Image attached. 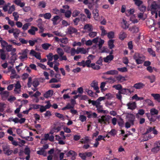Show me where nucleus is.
<instances>
[{
	"label": "nucleus",
	"instance_id": "nucleus-1",
	"mask_svg": "<svg viewBox=\"0 0 160 160\" xmlns=\"http://www.w3.org/2000/svg\"><path fill=\"white\" fill-rule=\"evenodd\" d=\"M133 59L137 64L142 63L145 59V56L139 53H135L133 56Z\"/></svg>",
	"mask_w": 160,
	"mask_h": 160
},
{
	"label": "nucleus",
	"instance_id": "nucleus-2",
	"mask_svg": "<svg viewBox=\"0 0 160 160\" xmlns=\"http://www.w3.org/2000/svg\"><path fill=\"white\" fill-rule=\"evenodd\" d=\"M151 11L152 15L155 14V17L156 18L158 17L157 12L160 9V7L155 3H152L151 7Z\"/></svg>",
	"mask_w": 160,
	"mask_h": 160
},
{
	"label": "nucleus",
	"instance_id": "nucleus-3",
	"mask_svg": "<svg viewBox=\"0 0 160 160\" xmlns=\"http://www.w3.org/2000/svg\"><path fill=\"white\" fill-rule=\"evenodd\" d=\"M39 84V82L36 78H34L32 80L31 77L28 78V81L27 83L28 86V88L31 87L32 85L35 88H36Z\"/></svg>",
	"mask_w": 160,
	"mask_h": 160
},
{
	"label": "nucleus",
	"instance_id": "nucleus-4",
	"mask_svg": "<svg viewBox=\"0 0 160 160\" xmlns=\"http://www.w3.org/2000/svg\"><path fill=\"white\" fill-rule=\"evenodd\" d=\"M56 51L60 57V60L66 61L67 60L66 56L65 55H63L64 54V52L62 48H58L57 49Z\"/></svg>",
	"mask_w": 160,
	"mask_h": 160
},
{
	"label": "nucleus",
	"instance_id": "nucleus-5",
	"mask_svg": "<svg viewBox=\"0 0 160 160\" xmlns=\"http://www.w3.org/2000/svg\"><path fill=\"white\" fill-rule=\"evenodd\" d=\"M110 118V117L109 116H102L98 118V122L101 124H105L106 122L109 121Z\"/></svg>",
	"mask_w": 160,
	"mask_h": 160
},
{
	"label": "nucleus",
	"instance_id": "nucleus-6",
	"mask_svg": "<svg viewBox=\"0 0 160 160\" xmlns=\"http://www.w3.org/2000/svg\"><path fill=\"white\" fill-rule=\"evenodd\" d=\"M105 99V98L104 97H100L97 100H91L90 102L93 106H98L100 105L101 103V102L102 100H104Z\"/></svg>",
	"mask_w": 160,
	"mask_h": 160
},
{
	"label": "nucleus",
	"instance_id": "nucleus-7",
	"mask_svg": "<svg viewBox=\"0 0 160 160\" xmlns=\"http://www.w3.org/2000/svg\"><path fill=\"white\" fill-rule=\"evenodd\" d=\"M28 51V50L27 49H24L22 51V52L18 53V54L20 55L19 57L22 61H23L27 58V53Z\"/></svg>",
	"mask_w": 160,
	"mask_h": 160
},
{
	"label": "nucleus",
	"instance_id": "nucleus-8",
	"mask_svg": "<svg viewBox=\"0 0 160 160\" xmlns=\"http://www.w3.org/2000/svg\"><path fill=\"white\" fill-rule=\"evenodd\" d=\"M2 149L4 153L7 155H9L12 152V151L10 150L9 146L7 144H5L2 146Z\"/></svg>",
	"mask_w": 160,
	"mask_h": 160
},
{
	"label": "nucleus",
	"instance_id": "nucleus-9",
	"mask_svg": "<svg viewBox=\"0 0 160 160\" xmlns=\"http://www.w3.org/2000/svg\"><path fill=\"white\" fill-rule=\"evenodd\" d=\"M67 157L70 158L72 160H74L76 159V157L77 155L76 153L73 151H70L67 154Z\"/></svg>",
	"mask_w": 160,
	"mask_h": 160
},
{
	"label": "nucleus",
	"instance_id": "nucleus-10",
	"mask_svg": "<svg viewBox=\"0 0 160 160\" xmlns=\"http://www.w3.org/2000/svg\"><path fill=\"white\" fill-rule=\"evenodd\" d=\"M121 27L124 29H127L129 28V24L126 19L123 18L121 22Z\"/></svg>",
	"mask_w": 160,
	"mask_h": 160
},
{
	"label": "nucleus",
	"instance_id": "nucleus-11",
	"mask_svg": "<svg viewBox=\"0 0 160 160\" xmlns=\"http://www.w3.org/2000/svg\"><path fill=\"white\" fill-rule=\"evenodd\" d=\"M77 52L78 54L81 53L82 54H86L88 52V49H86L83 48L78 47L77 48Z\"/></svg>",
	"mask_w": 160,
	"mask_h": 160
},
{
	"label": "nucleus",
	"instance_id": "nucleus-12",
	"mask_svg": "<svg viewBox=\"0 0 160 160\" xmlns=\"http://www.w3.org/2000/svg\"><path fill=\"white\" fill-rule=\"evenodd\" d=\"M84 113L87 114L88 116V117L89 118H95L97 116V114L95 112H88L85 111H84Z\"/></svg>",
	"mask_w": 160,
	"mask_h": 160
},
{
	"label": "nucleus",
	"instance_id": "nucleus-13",
	"mask_svg": "<svg viewBox=\"0 0 160 160\" xmlns=\"http://www.w3.org/2000/svg\"><path fill=\"white\" fill-rule=\"evenodd\" d=\"M21 85L19 81L17 82L15 85V88L14 89V92L16 93H19L21 92Z\"/></svg>",
	"mask_w": 160,
	"mask_h": 160
},
{
	"label": "nucleus",
	"instance_id": "nucleus-14",
	"mask_svg": "<svg viewBox=\"0 0 160 160\" xmlns=\"http://www.w3.org/2000/svg\"><path fill=\"white\" fill-rule=\"evenodd\" d=\"M15 52H12L11 54L12 56L10 58L9 63L13 64L15 60L17 59V55Z\"/></svg>",
	"mask_w": 160,
	"mask_h": 160
},
{
	"label": "nucleus",
	"instance_id": "nucleus-15",
	"mask_svg": "<svg viewBox=\"0 0 160 160\" xmlns=\"http://www.w3.org/2000/svg\"><path fill=\"white\" fill-rule=\"evenodd\" d=\"M126 106L128 107V109L131 110L134 109L136 107L135 102H129L127 104Z\"/></svg>",
	"mask_w": 160,
	"mask_h": 160
},
{
	"label": "nucleus",
	"instance_id": "nucleus-16",
	"mask_svg": "<svg viewBox=\"0 0 160 160\" xmlns=\"http://www.w3.org/2000/svg\"><path fill=\"white\" fill-rule=\"evenodd\" d=\"M128 120L130 122L131 124H133V122L135 119L134 116L131 113H128L126 116Z\"/></svg>",
	"mask_w": 160,
	"mask_h": 160
},
{
	"label": "nucleus",
	"instance_id": "nucleus-17",
	"mask_svg": "<svg viewBox=\"0 0 160 160\" xmlns=\"http://www.w3.org/2000/svg\"><path fill=\"white\" fill-rule=\"evenodd\" d=\"M98 12V11L97 9H94L92 13L93 15V18L96 21L99 20V17Z\"/></svg>",
	"mask_w": 160,
	"mask_h": 160
},
{
	"label": "nucleus",
	"instance_id": "nucleus-18",
	"mask_svg": "<svg viewBox=\"0 0 160 160\" xmlns=\"http://www.w3.org/2000/svg\"><path fill=\"white\" fill-rule=\"evenodd\" d=\"M83 29L85 30L87 32L92 31L93 30V28L92 25L90 24H87L85 25Z\"/></svg>",
	"mask_w": 160,
	"mask_h": 160
},
{
	"label": "nucleus",
	"instance_id": "nucleus-19",
	"mask_svg": "<svg viewBox=\"0 0 160 160\" xmlns=\"http://www.w3.org/2000/svg\"><path fill=\"white\" fill-rule=\"evenodd\" d=\"M77 30L72 27H70L67 29V33L68 34H72L77 32Z\"/></svg>",
	"mask_w": 160,
	"mask_h": 160
},
{
	"label": "nucleus",
	"instance_id": "nucleus-20",
	"mask_svg": "<svg viewBox=\"0 0 160 160\" xmlns=\"http://www.w3.org/2000/svg\"><path fill=\"white\" fill-rule=\"evenodd\" d=\"M91 141L90 138L88 136H85L81 139L80 142L82 143H87Z\"/></svg>",
	"mask_w": 160,
	"mask_h": 160
},
{
	"label": "nucleus",
	"instance_id": "nucleus-21",
	"mask_svg": "<svg viewBox=\"0 0 160 160\" xmlns=\"http://www.w3.org/2000/svg\"><path fill=\"white\" fill-rule=\"evenodd\" d=\"M38 30L37 28L34 27H32L31 28L29 29L28 32L31 35H34L35 34V32Z\"/></svg>",
	"mask_w": 160,
	"mask_h": 160
},
{
	"label": "nucleus",
	"instance_id": "nucleus-22",
	"mask_svg": "<svg viewBox=\"0 0 160 160\" xmlns=\"http://www.w3.org/2000/svg\"><path fill=\"white\" fill-rule=\"evenodd\" d=\"M96 107L98 112L99 113H106L107 112L106 110H103L102 106V105L98 106H96Z\"/></svg>",
	"mask_w": 160,
	"mask_h": 160
},
{
	"label": "nucleus",
	"instance_id": "nucleus-23",
	"mask_svg": "<svg viewBox=\"0 0 160 160\" xmlns=\"http://www.w3.org/2000/svg\"><path fill=\"white\" fill-rule=\"evenodd\" d=\"M145 86V85L141 82L137 83L135 84L133 87L136 89H140L142 88Z\"/></svg>",
	"mask_w": 160,
	"mask_h": 160
},
{
	"label": "nucleus",
	"instance_id": "nucleus-24",
	"mask_svg": "<svg viewBox=\"0 0 160 160\" xmlns=\"http://www.w3.org/2000/svg\"><path fill=\"white\" fill-rule=\"evenodd\" d=\"M2 98L3 100L6 99L9 95V92L8 91H2L0 92Z\"/></svg>",
	"mask_w": 160,
	"mask_h": 160
},
{
	"label": "nucleus",
	"instance_id": "nucleus-25",
	"mask_svg": "<svg viewBox=\"0 0 160 160\" xmlns=\"http://www.w3.org/2000/svg\"><path fill=\"white\" fill-rule=\"evenodd\" d=\"M107 82H102L101 83L100 86V88L101 89V91L102 92H103L106 91V90H107V88H105V87L106 85V84L107 83Z\"/></svg>",
	"mask_w": 160,
	"mask_h": 160
},
{
	"label": "nucleus",
	"instance_id": "nucleus-26",
	"mask_svg": "<svg viewBox=\"0 0 160 160\" xmlns=\"http://www.w3.org/2000/svg\"><path fill=\"white\" fill-rule=\"evenodd\" d=\"M60 19V17L58 16H56L52 19V21L53 22V24L55 25L57 24L59 22Z\"/></svg>",
	"mask_w": 160,
	"mask_h": 160
},
{
	"label": "nucleus",
	"instance_id": "nucleus-27",
	"mask_svg": "<svg viewBox=\"0 0 160 160\" xmlns=\"http://www.w3.org/2000/svg\"><path fill=\"white\" fill-rule=\"evenodd\" d=\"M151 95L153 97L154 100L160 102V94L152 93Z\"/></svg>",
	"mask_w": 160,
	"mask_h": 160
},
{
	"label": "nucleus",
	"instance_id": "nucleus-28",
	"mask_svg": "<svg viewBox=\"0 0 160 160\" xmlns=\"http://www.w3.org/2000/svg\"><path fill=\"white\" fill-rule=\"evenodd\" d=\"M5 48L8 52L12 51V52H15L16 51V49L15 48H12V46L10 45H8Z\"/></svg>",
	"mask_w": 160,
	"mask_h": 160
},
{
	"label": "nucleus",
	"instance_id": "nucleus-29",
	"mask_svg": "<svg viewBox=\"0 0 160 160\" xmlns=\"http://www.w3.org/2000/svg\"><path fill=\"white\" fill-rule=\"evenodd\" d=\"M134 9H130L127 10L126 11V14L127 16H130L133 15L134 12Z\"/></svg>",
	"mask_w": 160,
	"mask_h": 160
},
{
	"label": "nucleus",
	"instance_id": "nucleus-30",
	"mask_svg": "<svg viewBox=\"0 0 160 160\" xmlns=\"http://www.w3.org/2000/svg\"><path fill=\"white\" fill-rule=\"evenodd\" d=\"M120 91L122 94L126 95L131 93V92L129 89L126 88L122 89Z\"/></svg>",
	"mask_w": 160,
	"mask_h": 160
},
{
	"label": "nucleus",
	"instance_id": "nucleus-31",
	"mask_svg": "<svg viewBox=\"0 0 160 160\" xmlns=\"http://www.w3.org/2000/svg\"><path fill=\"white\" fill-rule=\"evenodd\" d=\"M146 78L149 80L151 83L154 82L156 80V77L154 75L148 76Z\"/></svg>",
	"mask_w": 160,
	"mask_h": 160
},
{
	"label": "nucleus",
	"instance_id": "nucleus-32",
	"mask_svg": "<svg viewBox=\"0 0 160 160\" xmlns=\"http://www.w3.org/2000/svg\"><path fill=\"white\" fill-rule=\"evenodd\" d=\"M118 72L117 71L115 70H111L106 72L105 74L109 75H114L117 74Z\"/></svg>",
	"mask_w": 160,
	"mask_h": 160
},
{
	"label": "nucleus",
	"instance_id": "nucleus-33",
	"mask_svg": "<svg viewBox=\"0 0 160 160\" xmlns=\"http://www.w3.org/2000/svg\"><path fill=\"white\" fill-rule=\"evenodd\" d=\"M52 94L53 91L51 90H49L44 94V97L45 98H47L52 96Z\"/></svg>",
	"mask_w": 160,
	"mask_h": 160
},
{
	"label": "nucleus",
	"instance_id": "nucleus-34",
	"mask_svg": "<svg viewBox=\"0 0 160 160\" xmlns=\"http://www.w3.org/2000/svg\"><path fill=\"white\" fill-rule=\"evenodd\" d=\"M74 106L71 103H68L66 106L62 108V110H64L66 109H70L73 108Z\"/></svg>",
	"mask_w": 160,
	"mask_h": 160
},
{
	"label": "nucleus",
	"instance_id": "nucleus-35",
	"mask_svg": "<svg viewBox=\"0 0 160 160\" xmlns=\"http://www.w3.org/2000/svg\"><path fill=\"white\" fill-rule=\"evenodd\" d=\"M61 128L60 127H54L50 132L51 134H53L54 132H58L60 130Z\"/></svg>",
	"mask_w": 160,
	"mask_h": 160
},
{
	"label": "nucleus",
	"instance_id": "nucleus-36",
	"mask_svg": "<svg viewBox=\"0 0 160 160\" xmlns=\"http://www.w3.org/2000/svg\"><path fill=\"white\" fill-rule=\"evenodd\" d=\"M0 42L1 46L3 48H5L8 45V43L5 41L3 40L2 38L0 37Z\"/></svg>",
	"mask_w": 160,
	"mask_h": 160
},
{
	"label": "nucleus",
	"instance_id": "nucleus-37",
	"mask_svg": "<svg viewBox=\"0 0 160 160\" xmlns=\"http://www.w3.org/2000/svg\"><path fill=\"white\" fill-rule=\"evenodd\" d=\"M113 58V56L112 55H110L107 56L106 58H104V61L106 62H108L112 60Z\"/></svg>",
	"mask_w": 160,
	"mask_h": 160
},
{
	"label": "nucleus",
	"instance_id": "nucleus-38",
	"mask_svg": "<svg viewBox=\"0 0 160 160\" xmlns=\"http://www.w3.org/2000/svg\"><path fill=\"white\" fill-rule=\"evenodd\" d=\"M20 33V31L17 28L15 29L13 33V35L14 38H17L18 37Z\"/></svg>",
	"mask_w": 160,
	"mask_h": 160
},
{
	"label": "nucleus",
	"instance_id": "nucleus-39",
	"mask_svg": "<svg viewBox=\"0 0 160 160\" xmlns=\"http://www.w3.org/2000/svg\"><path fill=\"white\" fill-rule=\"evenodd\" d=\"M127 36L126 33L123 31L121 32L119 35V38L121 40H123Z\"/></svg>",
	"mask_w": 160,
	"mask_h": 160
},
{
	"label": "nucleus",
	"instance_id": "nucleus-40",
	"mask_svg": "<svg viewBox=\"0 0 160 160\" xmlns=\"http://www.w3.org/2000/svg\"><path fill=\"white\" fill-rule=\"evenodd\" d=\"M129 30L133 33H136L138 31V28L135 26H133L130 27Z\"/></svg>",
	"mask_w": 160,
	"mask_h": 160
},
{
	"label": "nucleus",
	"instance_id": "nucleus-41",
	"mask_svg": "<svg viewBox=\"0 0 160 160\" xmlns=\"http://www.w3.org/2000/svg\"><path fill=\"white\" fill-rule=\"evenodd\" d=\"M10 72L11 73L10 76L11 78L12 79L16 78L17 74L15 70L14 69H12Z\"/></svg>",
	"mask_w": 160,
	"mask_h": 160
},
{
	"label": "nucleus",
	"instance_id": "nucleus-42",
	"mask_svg": "<svg viewBox=\"0 0 160 160\" xmlns=\"http://www.w3.org/2000/svg\"><path fill=\"white\" fill-rule=\"evenodd\" d=\"M146 70L150 73H152L153 71H157V69L156 68L153 67H152L151 66L148 67L146 68Z\"/></svg>",
	"mask_w": 160,
	"mask_h": 160
},
{
	"label": "nucleus",
	"instance_id": "nucleus-43",
	"mask_svg": "<svg viewBox=\"0 0 160 160\" xmlns=\"http://www.w3.org/2000/svg\"><path fill=\"white\" fill-rule=\"evenodd\" d=\"M13 2L21 7H22L24 6V4L23 3L21 2V0H15Z\"/></svg>",
	"mask_w": 160,
	"mask_h": 160
},
{
	"label": "nucleus",
	"instance_id": "nucleus-44",
	"mask_svg": "<svg viewBox=\"0 0 160 160\" xmlns=\"http://www.w3.org/2000/svg\"><path fill=\"white\" fill-rule=\"evenodd\" d=\"M116 78L120 82H122L125 80V78L120 75L116 77Z\"/></svg>",
	"mask_w": 160,
	"mask_h": 160
},
{
	"label": "nucleus",
	"instance_id": "nucleus-45",
	"mask_svg": "<svg viewBox=\"0 0 160 160\" xmlns=\"http://www.w3.org/2000/svg\"><path fill=\"white\" fill-rule=\"evenodd\" d=\"M158 111L155 108H152L150 109V113L152 115H157L158 114Z\"/></svg>",
	"mask_w": 160,
	"mask_h": 160
},
{
	"label": "nucleus",
	"instance_id": "nucleus-46",
	"mask_svg": "<svg viewBox=\"0 0 160 160\" xmlns=\"http://www.w3.org/2000/svg\"><path fill=\"white\" fill-rule=\"evenodd\" d=\"M108 37L109 39L113 38H115V33L113 31H110L107 33Z\"/></svg>",
	"mask_w": 160,
	"mask_h": 160
},
{
	"label": "nucleus",
	"instance_id": "nucleus-47",
	"mask_svg": "<svg viewBox=\"0 0 160 160\" xmlns=\"http://www.w3.org/2000/svg\"><path fill=\"white\" fill-rule=\"evenodd\" d=\"M98 82L96 81H93L91 84V86L94 89L98 87Z\"/></svg>",
	"mask_w": 160,
	"mask_h": 160
},
{
	"label": "nucleus",
	"instance_id": "nucleus-48",
	"mask_svg": "<svg viewBox=\"0 0 160 160\" xmlns=\"http://www.w3.org/2000/svg\"><path fill=\"white\" fill-rule=\"evenodd\" d=\"M37 153L39 155H43V156H45L46 155L47 152H45V151L43 149L41 148V150L37 151Z\"/></svg>",
	"mask_w": 160,
	"mask_h": 160
},
{
	"label": "nucleus",
	"instance_id": "nucleus-49",
	"mask_svg": "<svg viewBox=\"0 0 160 160\" xmlns=\"http://www.w3.org/2000/svg\"><path fill=\"white\" fill-rule=\"evenodd\" d=\"M51 46L49 43H45L42 45V47L43 49L45 50H47L48 48Z\"/></svg>",
	"mask_w": 160,
	"mask_h": 160
},
{
	"label": "nucleus",
	"instance_id": "nucleus-50",
	"mask_svg": "<svg viewBox=\"0 0 160 160\" xmlns=\"http://www.w3.org/2000/svg\"><path fill=\"white\" fill-rule=\"evenodd\" d=\"M114 40L112 39H111L108 41V46L110 49H112L114 48Z\"/></svg>",
	"mask_w": 160,
	"mask_h": 160
},
{
	"label": "nucleus",
	"instance_id": "nucleus-51",
	"mask_svg": "<svg viewBox=\"0 0 160 160\" xmlns=\"http://www.w3.org/2000/svg\"><path fill=\"white\" fill-rule=\"evenodd\" d=\"M1 58L2 60H5L6 58L5 54L3 49L0 50Z\"/></svg>",
	"mask_w": 160,
	"mask_h": 160
},
{
	"label": "nucleus",
	"instance_id": "nucleus-52",
	"mask_svg": "<svg viewBox=\"0 0 160 160\" xmlns=\"http://www.w3.org/2000/svg\"><path fill=\"white\" fill-rule=\"evenodd\" d=\"M97 32L92 31L89 32L88 36L91 38H93L97 36Z\"/></svg>",
	"mask_w": 160,
	"mask_h": 160
},
{
	"label": "nucleus",
	"instance_id": "nucleus-53",
	"mask_svg": "<svg viewBox=\"0 0 160 160\" xmlns=\"http://www.w3.org/2000/svg\"><path fill=\"white\" fill-rule=\"evenodd\" d=\"M136 16L135 15L130 16V20L133 23H137L138 22L137 19H136Z\"/></svg>",
	"mask_w": 160,
	"mask_h": 160
},
{
	"label": "nucleus",
	"instance_id": "nucleus-54",
	"mask_svg": "<svg viewBox=\"0 0 160 160\" xmlns=\"http://www.w3.org/2000/svg\"><path fill=\"white\" fill-rule=\"evenodd\" d=\"M77 52V49H76L74 48H72L71 49V51L70 53L71 56H74L75 54H78Z\"/></svg>",
	"mask_w": 160,
	"mask_h": 160
},
{
	"label": "nucleus",
	"instance_id": "nucleus-55",
	"mask_svg": "<svg viewBox=\"0 0 160 160\" xmlns=\"http://www.w3.org/2000/svg\"><path fill=\"white\" fill-rule=\"evenodd\" d=\"M7 121L9 122H13L15 123H18V118H13V117L10 118L8 119Z\"/></svg>",
	"mask_w": 160,
	"mask_h": 160
},
{
	"label": "nucleus",
	"instance_id": "nucleus-56",
	"mask_svg": "<svg viewBox=\"0 0 160 160\" xmlns=\"http://www.w3.org/2000/svg\"><path fill=\"white\" fill-rule=\"evenodd\" d=\"M79 119L81 122H83L86 121L87 117L84 115H81L79 117Z\"/></svg>",
	"mask_w": 160,
	"mask_h": 160
},
{
	"label": "nucleus",
	"instance_id": "nucleus-57",
	"mask_svg": "<svg viewBox=\"0 0 160 160\" xmlns=\"http://www.w3.org/2000/svg\"><path fill=\"white\" fill-rule=\"evenodd\" d=\"M104 43V41L103 40L101 39L100 38L98 44V48L99 49H101L102 46Z\"/></svg>",
	"mask_w": 160,
	"mask_h": 160
},
{
	"label": "nucleus",
	"instance_id": "nucleus-58",
	"mask_svg": "<svg viewBox=\"0 0 160 160\" xmlns=\"http://www.w3.org/2000/svg\"><path fill=\"white\" fill-rule=\"evenodd\" d=\"M38 5L39 8H44L46 6V3L44 1H41L39 2Z\"/></svg>",
	"mask_w": 160,
	"mask_h": 160
},
{
	"label": "nucleus",
	"instance_id": "nucleus-59",
	"mask_svg": "<svg viewBox=\"0 0 160 160\" xmlns=\"http://www.w3.org/2000/svg\"><path fill=\"white\" fill-rule=\"evenodd\" d=\"M84 12L87 15V18L89 19H90L91 17V13L87 9H85Z\"/></svg>",
	"mask_w": 160,
	"mask_h": 160
},
{
	"label": "nucleus",
	"instance_id": "nucleus-60",
	"mask_svg": "<svg viewBox=\"0 0 160 160\" xmlns=\"http://www.w3.org/2000/svg\"><path fill=\"white\" fill-rule=\"evenodd\" d=\"M8 41L13 44L14 45H17L18 46H20L21 45V44L20 42L17 43L16 42V41L15 40H13L12 39H9L8 40Z\"/></svg>",
	"mask_w": 160,
	"mask_h": 160
},
{
	"label": "nucleus",
	"instance_id": "nucleus-61",
	"mask_svg": "<svg viewBox=\"0 0 160 160\" xmlns=\"http://www.w3.org/2000/svg\"><path fill=\"white\" fill-rule=\"evenodd\" d=\"M100 29L102 31L101 36H104V35H106L107 34L106 31L104 29V28L103 27H102V26L100 27Z\"/></svg>",
	"mask_w": 160,
	"mask_h": 160
},
{
	"label": "nucleus",
	"instance_id": "nucleus-62",
	"mask_svg": "<svg viewBox=\"0 0 160 160\" xmlns=\"http://www.w3.org/2000/svg\"><path fill=\"white\" fill-rule=\"evenodd\" d=\"M112 87L119 91H120L122 88V86L119 84L114 85Z\"/></svg>",
	"mask_w": 160,
	"mask_h": 160
},
{
	"label": "nucleus",
	"instance_id": "nucleus-63",
	"mask_svg": "<svg viewBox=\"0 0 160 160\" xmlns=\"http://www.w3.org/2000/svg\"><path fill=\"white\" fill-rule=\"evenodd\" d=\"M91 67L95 70H98L100 69V67L99 65H96L95 63H91Z\"/></svg>",
	"mask_w": 160,
	"mask_h": 160
},
{
	"label": "nucleus",
	"instance_id": "nucleus-64",
	"mask_svg": "<svg viewBox=\"0 0 160 160\" xmlns=\"http://www.w3.org/2000/svg\"><path fill=\"white\" fill-rule=\"evenodd\" d=\"M148 51L149 54L152 55L153 57H155L156 56L155 52L151 48H148Z\"/></svg>",
	"mask_w": 160,
	"mask_h": 160
}]
</instances>
